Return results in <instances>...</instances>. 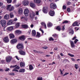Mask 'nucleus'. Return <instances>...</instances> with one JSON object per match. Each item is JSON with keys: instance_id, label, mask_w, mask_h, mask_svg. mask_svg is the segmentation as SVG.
<instances>
[{"instance_id": "1", "label": "nucleus", "mask_w": 80, "mask_h": 80, "mask_svg": "<svg viewBox=\"0 0 80 80\" xmlns=\"http://www.w3.org/2000/svg\"><path fill=\"white\" fill-rule=\"evenodd\" d=\"M0 23L2 26L3 27H4L6 25L7 21L4 19H2L0 21Z\"/></svg>"}, {"instance_id": "2", "label": "nucleus", "mask_w": 80, "mask_h": 80, "mask_svg": "<svg viewBox=\"0 0 80 80\" xmlns=\"http://www.w3.org/2000/svg\"><path fill=\"white\" fill-rule=\"evenodd\" d=\"M6 61L8 63H9L11 60H12V57L8 56L6 58Z\"/></svg>"}, {"instance_id": "3", "label": "nucleus", "mask_w": 80, "mask_h": 80, "mask_svg": "<svg viewBox=\"0 0 80 80\" xmlns=\"http://www.w3.org/2000/svg\"><path fill=\"white\" fill-rule=\"evenodd\" d=\"M16 48H17L19 50H22L23 48V45L22 44L19 43L18 44L17 46H16Z\"/></svg>"}, {"instance_id": "4", "label": "nucleus", "mask_w": 80, "mask_h": 80, "mask_svg": "<svg viewBox=\"0 0 80 80\" xmlns=\"http://www.w3.org/2000/svg\"><path fill=\"white\" fill-rule=\"evenodd\" d=\"M28 13H29V10L27 9H25L24 12V13L25 16H28Z\"/></svg>"}, {"instance_id": "5", "label": "nucleus", "mask_w": 80, "mask_h": 80, "mask_svg": "<svg viewBox=\"0 0 80 80\" xmlns=\"http://www.w3.org/2000/svg\"><path fill=\"white\" fill-rule=\"evenodd\" d=\"M49 15L52 17L54 16L55 15V11H54V10H50L49 13Z\"/></svg>"}, {"instance_id": "6", "label": "nucleus", "mask_w": 80, "mask_h": 80, "mask_svg": "<svg viewBox=\"0 0 80 80\" xmlns=\"http://www.w3.org/2000/svg\"><path fill=\"white\" fill-rule=\"evenodd\" d=\"M50 7L51 8H53V9H56L57 8V5H56L52 3L50 4Z\"/></svg>"}, {"instance_id": "7", "label": "nucleus", "mask_w": 80, "mask_h": 80, "mask_svg": "<svg viewBox=\"0 0 80 80\" xmlns=\"http://www.w3.org/2000/svg\"><path fill=\"white\" fill-rule=\"evenodd\" d=\"M3 41L5 43H8L9 42V38L8 37H5L3 39Z\"/></svg>"}, {"instance_id": "8", "label": "nucleus", "mask_w": 80, "mask_h": 80, "mask_svg": "<svg viewBox=\"0 0 80 80\" xmlns=\"http://www.w3.org/2000/svg\"><path fill=\"white\" fill-rule=\"evenodd\" d=\"M48 7H44V8L42 9V11L45 13H47L48 12Z\"/></svg>"}, {"instance_id": "9", "label": "nucleus", "mask_w": 80, "mask_h": 80, "mask_svg": "<svg viewBox=\"0 0 80 80\" xmlns=\"http://www.w3.org/2000/svg\"><path fill=\"white\" fill-rule=\"evenodd\" d=\"M10 42L12 44H14V43H15L17 42V39H12L11 40Z\"/></svg>"}, {"instance_id": "10", "label": "nucleus", "mask_w": 80, "mask_h": 80, "mask_svg": "<svg viewBox=\"0 0 80 80\" xmlns=\"http://www.w3.org/2000/svg\"><path fill=\"white\" fill-rule=\"evenodd\" d=\"M22 4L23 5H28V1L27 0H24L22 1Z\"/></svg>"}, {"instance_id": "11", "label": "nucleus", "mask_w": 80, "mask_h": 80, "mask_svg": "<svg viewBox=\"0 0 80 80\" xmlns=\"http://www.w3.org/2000/svg\"><path fill=\"white\" fill-rule=\"evenodd\" d=\"M22 13H23V10H22V9L21 8H19L18 9V13L19 14L21 15L22 14Z\"/></svg>"}, {"instance_id": "12", "label": "nucleus", "mask_w": 80, "mask_h": 80, "mask_svg": "<svg viewBox=\"0 0 80 80\" xmlns=\"http://www.w3.org/2000/svg\"><path fill=\"white\" fill-rule=\"evenodd\" d=\"M69 42H70V45L72 48H74L75 47V44H74V42H73L71 40H70Z\"/></svg>"}, {"instance_id": "13", "label": "nucleus", "mask_w": 80, "mask_h": 80, "mask_svg": "<svg viewBox=\"0 0 80 80\" xmlns=\"http://www.w3.org/2000/svg\"><path fill=\"white\" fill-rule=\"evenodd\" d=\"M19 40H22V41H24L25 39V38L24 36H22L19 38Z\"/></svg>"}, {"instance_id": "14", "label": "nucleus", "mask_w": 80, "mask_h": 80, "mask_svg": "<svg viewBox=\"0 0 80 80\" xmlns=\"http://www.w3.org/2000/svg\"><path fill=\"white\" fill-rule=\"evenodd\" d=\"M19 52L20 55H25V52L21 50L19 51Z\"/></svg>"}, {"instance_id": "15", "label": "nucleus", "mask_w": 80, "mask_h": 80, "mask_svg": "<svg viewBox=\"0 0 80 80\" xmlns=\"http://www.w3.org/2000/svg\"><path fill=\"white\" fill-rule=\"evenodd\" d=\"M15 33L16 35H19V34L22 33V32L20 30H16L15 31Z\"/></svg>"}, {"instance_id": "16", "label": "nucleus", "mask_w": 80, "mask_h": 80, "mask_svg": "<svg viewBox=\"0 0 80 80\" xmlns=\"http://www.w3.org/2000/svg\"><path fill=\"white\" fill-rule=\"evenodd\" d=\"M9 38L10 39L12 38H15V35L13 34H9Z\"/></svg>"}, {"instance_id": "17", "label": "nucleus", "mask_w": 80, "mask_h": 80, "mask_svg": "<svg viewBox=\"0 0 80 80\" xmlns=\"http://www.w3.org/2000/svg\"><path fill=\"white\" fill-rule=\"evenodd\" d=\"M52 37L56 38L57 40V39L58 38V35L56 33H54L52 35Z\"/></svg>"}, {"instance_id": "18", "label": "nucleus", "mask_w": 80, "mask_h": 80, "mask_svg": "<svg viewBox=\"0 0 80 80\" xmlns=\"http://www.w3.org/2000/svg\"><path fill=\"white\" fill-rule=\"evenodd\" d=\"M13 29V26H11L10 27H8L7 28V30L8 31H11V30H12Z\"/></svg>"}, {"instance_id": "19", "label": "nucleus", "mask_w": 80, "mask_h": 80, "mask_svg": "<svg viewBox=\"0 0 80 80\" xmlns=\"http://www.w3.org/2000/svg\"><path fill=\"white\" fill-rule=\"evenodd\" d=\"M29 5L32 8H35V5L34 3L31 2L30 3Z\"/></svg>"}, {"instance_id": "20", "label": "nucleus", "mask_w": 80, "mask_h": 80, "mask_svg": "<svg viewBox=\"0 0 80 80\" xmlns=\"http://www.w3.org/2000/svg\"><path fill=\"white\" fill-rule=\"evenodd\" d=\"M32 36L35 37L36 35V31L35 30H32Z\"/></svg>"}, {"instance_id": "21", "label": "nucleus", "mask_w": 80, "mask_h": 80, "mask_svg": "<svg viewBox=\"0 0 80 80\" xmlns=\"http://www.w3.org/2000/svg\"><path fill=\"white\" fill-rule=\"evenodd\" d=\"M13 24V21L11 20L9 21L7 23V24L8 25H12Z\"/></svg>"}, {"instance_id": "22", "label": "nucleus", "mask_w": 80, "mask_h": 80, "mask_svg": "<svg viewBox=\"0 0 80 80\" xmlns=\"http://www.w3.org/2000/svg\"><path fill=\"white\" fill-rule=\"evenodd\" d=\"M78 22H75L73 24H72V26H79V24H78Z\"/></svg>"}, {"instance_id": "23", "label": "nucleus", "mask_w": 80, "mask_h": 80, "mask_svg": "<svg viewBox=\"0 0 80 80\" xmlns=\"http://www.w3.org/2000/svg\"><path fill=\"white\" fill-rule=\"evenodd\" d=\"M41 37V34L39 32H37V34L36 36L37 38H40Z\"/></svg>"}, {"instance_id": "24", "label": "nucleus", "mask_w": 80, "mask_h": 80, "mask_svg": "<svg viewBox=\"0 0 80 80\" xmlns=\"http://www.w3.org/2000/svg\"><path fill=\"white\" fill-rule=\"evenodd\" d=\"M34 2L36 3H41V1L40 0H34Z\"/></svg>"}, {"instance_id": "25", "label": "nucleus", "mask_w": 80, "mask_h": 80, "mask_svg": "<svg viewBox=\"0 0 80 80\" xmlns=\"http://www.w3.org/2000/svg\"><path fill=\"white\" fill-rule=\"evenodd\" d=\"M20 73H24L25 72V70L24 69H21L19 70Z\"/></svg>"}, {"instance_id": "26", "label": "nucleus", "mask_w": 80, "mask_h": 80, "mask_svg": "<svg viewBox=\"0 0 80 80\" xmlns=\"http://www.w3.org/2000/svg\"><path fill=\"white\" fill-rule=\"evenodd\" d=\"M47 25L48 27H52L53 24L51 22H49L47 24Z\"/></svg>"}, {"instance_id": "27", "label": "nucleus", "mask_w": 80, "mask_h": 80, "mask_svg": "<svg viewBox=\"0 0 80 80\" xmlns=\"http://www.w3.org/2000/svg\"><path fill=\"white\" fill-rule=\"evenodd\" d=\"M25 65V63L23 62H20V66L21 67H24Z\"/></svg>"}, {"instance_id": "28", "label": "nucleus", "mask_w": 80, "mask_h": 80, "mask_svg": "<svg viewBox=\"0 0 80 80\" xmlns=\"http://www.w3.org/2000/svg\"><path fill=\"white\" fill-rule=\"evenodd\" d=\"M4 19L8 20V18H9V15L8 14L6 15L4 17Z\"/></svg>"}, {"instance_id": "29", "label": "nucleus", "mask_w": 80, "mask_h": 80, "mask_svg": "<svg viewBox=\"0 0 80 80\" xmlns=\"http://www.w3.org/2000/svg\"><path fill=\"white\" fill-rule=\"evenodd\" d=\"M11 6V5H9L7 6L6 9H7V10H8L9 11V9H10Z\"/></svg>"}, {"instance_id": "30", "label": "nucleus", "mask_w": 80, "mask_h": 80, "mask_svg": "<svg viewBox=\"0 0 80 80\" xmlns=\"http://www.w3.org/2000/svg\"><path fill=\"white\" fill-rule=\"evenodd\" d=\"M14 9V7L13 6H11L10 9H9V11L10 12H11V11H12V10H13Z\"/></svg>"}, {"instance_id": "31", "label": "nucleus", "mask_w": 80, "mask_h": 80, "mask_svg": "<svg viewBox=\"0 0 80 80\" xmlns=\"http://www.w3.org/2000/svg\"><path fill=\"white\" fill-rule=\"evenodd\" d=\"M42 25L44 26L45 27V28H47V26H46V24L44 22H42L41 23Z\"/></svg>"}, {"instance_id": "32", "label": "nucleus", "mask_w": 80, "mask_h": 80, "mask_svg": "<svg viewBox=\"0 0 80 80\" xmlns=\"http://www.w3.org/2000/svg\"><path fill=\"white\" fill-rule=\"evenodd\" d=\"M9 16L10 18H13V17H14V15H13V14L12 12H11L9 14Z\"/></svg>"}, {"instance_id": "33", "label": "nucleus", "mask_w": 80, "mask_h": 80, "mask_svg": "<svg viewBox=\"0 0 80 80\" xmlns=\"http://www.w3.org/2000/svg\"><path fill=\"white\" fill-rule=\"evenodd\" d=\"M22 27L24 28H28V26L27 25H22Z\"/></svg>"}, {"instance_id": "34", "label": "nucleus", "mask_w": 80, "mask_h": 80, "mask_svg": "<svg viewBox=\"0 0 80 80\" xmlns=\"http://www.w3.org/2000/svg\"><path fill=\"white\" fill-rule=\"evenodd\" d=\"M29 70H32L33 69V66H32V65H29Z\"/></svg>"}, {"instance_id": "35", "label": "nucleus", "mask_w": 80, "mask_h": 80, "mask_svg": "<svg viewBox=\"0 0 80 80\" xmlns=\"http://www.w3.org/2000/svg\"><path fill=\"white\" fill-rule=\"evenodd\" d=\"M69 33H71L72 35H73V30L72 29H70L69 31Z\"/></svg>"}, {"instance_id": "36", "label": "nucleus", "mask_w": 80, "mask_h": 80, "mask_svg": "<svg viewBox=\"0 0 80 80\" xmlns=\"http://www.w3.org/2000/svg\"><path fill=\"white\" fill-rule=\"evenodd\" d=\"M56 29L58 31H60V30H61V28H60V27L59 26L57 27L56 28Z\"/></svg>"}, {"instance_id": "37", "label": "nucleus", "mask_w": 80, "mask_h": 80, "mask_svg": "<svg viewBox=\"0 0 80 80\" xmlns=\"http://www.w3.org/2000/svg\"><path fill=\"white\" fill-rule=\"evenodd\" d=\"M20 27V23L19 22H18L16 24V28H18Z\"/></svg>"}, {"instance_id": "38", "label": "nucleus", "mask_w": 80, "mask_h": 80, "mask_svg": "<svg viewBox=\"0 0 80 80\" xmlns=\"http://www.w3.org/2000/svg\"><path fill=\"white\" fill-rule=\"evenodd\" d=\"M49 41H53V40H54V39L52 37H49Z\"/></svg>"}, {"instance_id": "39", "label": "nucleus", "mask_w": 80, "mask_h": 80, "mask_svg": "<svg viewBox=\"0 0 80 80\" xmlns=\"http://www.w3.org/2000/svg\"><path fill=\"white\" fill-rule=\"evenodd\" d=\"M39 30L40 31H41V32H42V34L41 36H42V35H43V33H44V32L43 31L42 29L41 28Z\"/></svg>"}, {"instance_id": "40", "label": "nucleus", "mask_w": 80, "mask_h": 80, "mask_svg": "<svg viewBox=\"0 0 80 80\" xmlns=\"http://www.w3.org/2000/svg\"><path fill=\"white\" fill-rule=\"evenodd\" d=\"M8 3H12V0H5Z\"/></svg>"}, {"instance_id": "41", "label": "nucleus", "mask_w": 80, "mask_h": 80, "mask_svg": "<svg viewBox=\"0 0 80 80\" xmlns=\"http://www.w3.org/2000/svg\"><path fill=\"white\" fill-rule=\"evenodd\" d=\"M37 80H43V79L42 77H39L38 78Z\"/></svg>"}, {"instance_id": "42", "label": "nucleus", "mask_w": 80, "mask_h": 80, "mask_svg": "<svg viewBox=\"0 0 80 80\" xmlns=\"http://www.w3.org/2000/svg\"><path fill=\"white\" fill-rule=\"evenodd\" d=\"M75 67L76 69H78V64H75Z\"/></svg>"}, {"instance_id": "43", "label": "nucleus", "mask_w": 80, "mask_h": 80, "mask_svg": "<svg viewBox=\"0 0 80 80\" xmlns=\"http://www.w3.org/2000/svg\"><path fill=\"white\" fill-rule=\"evenodd\" d=\"M77 42H78V40L77 39H76L74 41V43H75V44H76Z\"/></svg>"}, {"instance_id": "44", "label": "nucleus", "mask_w": 80, "mask_h": 80, "mask_svg": "<svg viewBox=\"0 0 80 80\" xmlns=\"http://www.w3.org/2000/svg\"><path fill=\"white\" fill-rule=\"evenodd\" d=\"M17 66V65H13V66H10V68H15V67H16Z\"/></svg>"}, {"instance_id": "45", "label": "nucleus", "mask_w": 80, "mask_h": 80, "mask_svg": "<svg viewBox=\"0 0 80 80\" xmlns=\"http://www.w3.org/2000/svg\"><path fill=\"white\" fill-rule=\"evenodd\" d=\"M29 17L31 18H33V15H32V13H30L29 15Z\"/></svg>"}, {"instance_id": "46", "label": "nucleus", "mask_w": 80, "mask_h": 80, "mask_svg": "<svg viewBox=\"0 0 80 80\" xmlns=\"http://www.w3.org/2000/svg\"><path fill=\"white\" fill-rule=\"evenodd\" d=\"M68 55H69V56H70V57H74V55H72L70 53H68Z\"/></svg>"}, {"instance_id": "47", "label": "nucleus", "mask_w": 80, "mask_h": 80, "mask_svg": "<svg viewBox=\"0 0 80 80\" xmlns=\"http://www.w3.org/2000/svg\"><path fill=\"white\" fill-rule=\"evenodd\" d=\"M68 23V21L67 20H65L62 22V24H63V23Z\"/></svg>"}, {"instance_id": "48", "label": "nucleus", "mask_w": 80, "mask_h": 80, "mask_svg": "<svg viewBox=\"0 0 80 80\" xmlns=\"http://www.w3.org/2000/svg\"><path fill=\"white\" fill-rule=\"evenodd\" d=\"M33 51L34 52H35V53H40V52L36 50H34Z\"/></svg>"}, {"instance_id": "49", "label": "nucleus", "mask_w": 80, "mask_h": 80, "mask_svg": "<svg viewBox=\"0 0 80 80\" xmlns=\"http://www.w3.org/2000/svg\"><path fill=\"white\" fill-rule=\"evenodd\" d=\"M15 58H16L18 60H20V58H19L18 57V56H16L15 57Z\"/></svg>"}, {"instance_id": "50", "label": "nucleus", "mask_w": 80, "mask_h": 80, "mask_svg": "<svg viewBox=\"0 0 80 80\" xmlns=\"http://www.w3.org/2000/svg\"><path fill=\"white\" fill-rule=\"evenodd\" d=\"M39 13V11L35 12V13L36 15H39V14H38Z\"/></svg>"}, {"instance_id": "51", "label": "nucleus", "mask_w": 80, "mask_h": 80, "mask_svg": "<svg viewBox=\"0 0 80 80\" xmlns=\"http://www.w3.org/2000/svg\"><path fill=\"white\" fill-rule=\"evenodd\" d=\"M32 16H33V17H34V16H35V15H36V14H35V12H32Z\"/></svg>"}, {"instance_id": "52", "label": "nucleus", "mask_w": 80, "mask_h": 80, "mask_svg": "<svg viewBox=\"0 0 80 80\" xmlns=\"http://www.w3.org/2000/svg\"><path fill=\"white\" fill-rule=\"evenodd\" d=\"M62 8L63 9H64V10H65V9L67 8V7L65 5H64L62 7Z\"/></svg>"}, {"instance_id": "53", "label": "nucleus", "mask_w": 80, "mask_h": 80, "mask_svg": "<svg viewBox=\"0 0 80 80\" xmlns=\"http://www.w3.org/2000/svg\"><path fill=\"white\" fill-rule=\"evenodd\" d=\"M14 69H20V67L17 66L14 68Z\"/></svg>"}, {"instance_id": "54", "label": "nucleus", "mask_w": 80, "mask_h": 80, "mask_svg": "<svg viewBox=\"0 0 80 80\" xmlns=\"http://www.w3.org/2000/svg\"><path fill=\"white\" fill-rule=\"evenodd\" d=\"M62 30H63H63H65V25L62 26Z\"/></svg>"}, {"instance_id": "55", "label": "nucleus", "mask_w": 80, "mask_h": 80, "mask_svg": "<svg viewBox=\"0 0 80 80\" xmlns=\"http://www.w3.org/2000/svg\"><path fill=\"white\" fill-rule=\"evenodd\" d=\"M9 75H10L13 76L14 75H15V73H9Z\"/></svg>"}, {"instance_id": "56", "label": "nucleus", "mask_w": 80, "mask_h": 80, "mask_svg": "<svg viewBox=\"0 0 80 80\" xmlns=\"http://www.w3.org/2000/svg\"><path fill=\"white\" fill-rule=\"evenodd\" d=\"M24 20H25L26 21H27L28 20V18H27V17H24Z\"/></svg>"}, {"instance_id": "57", "label": "nucleus", "mask_w": 80, "mask_h": 80, "mask_svg": "<svg viewBox=\"0 0 80 80\" xmlns=\"http://www.w3.org/2000/svg\"><path fill=\"white\" fill-rule=\"evenodd\" d=\"M10 70V69L9 68H7L5 69V71L7 72L8 71V70Z\"/></svg>"}, {"instance_id": "58", "label": "nucleus", "mask_w": 80, "mask_h": 80, "mask_svg": "<svg viewBox=\"0 0 80 80\" xmlns=\"http://www.w3.org/2000/svg\"><path fill=\"white\" fill-rule=\"evenodd\" d=\"M68 72H65V74H63V76H66V75H68V74H69Z\"/></svg>"}, {"instance_id": "59", "label": "nucleus", "mask_w": 80, "mask_h": 80, "mask_svg": "<svg viewBox=\"0 0 80 80\" xmlns=\"http://www.w3.org/2000/svg\"><path fill=\"white\" fill-rule=\"evenodd\" d=\"M68 5H70L71 4V2H68L67 3Z\"/></svg>"}, {"instance_id": "60", "label": "nucleus", "mask_w": 80, "mask_h": 80, "mask_svg": "<svg viewBox=\"0 0 80 80\" xmlns=\"http://www.w3.org/2000/svg\"><path fill=\"white\" fill-rule=\"evenodd\" d=\"M3 45V44L2 43V42L0 41V46L2 47Z\"/></svg>"}, {"instance_id": "61", "label": "nucleus", "mask_w": 80, "mask_h": 80, "mask_svg": "<svg viewBox=\"0 0 80 80\" xmlns=\"http://www.w3.org/2000/svg\"><path fill=\"white\" fill-rule=\"evenodd\" d=\"M42 48L44 49H47V48H48V47H47V46H44Z\"/></svg>"}, {"instance_id": "62", "label": "nucleus", "mask_w": 80, "mask_h": 80, "mask_svg": "<svg viewBox=\"0 0 80 80\" xmlns=\"http://www.w3.org/2000/svg\"><path fill=\"white\" fill-rule=\"evenodd\" d=\"M67 11L68 12H70V8H67Z\"/></svg>"}, {"instance_id": "63", "label": "nucleus", "mask_w": 80, "mask_h": 80, "mask_svg": "<svg viewBox=\"0 0 80 80\" xmlns=\"http://www.w3.org/2000/svg\"><path fill=\"white\" fill-rule=\"evenodd\" d=\"M12 71L14 72L15 71V72H18V71L17 70V69H13Z\"/></svg>"}, {"instance_id": "64", "label": "nucleus", "mask_w": 80, "mask_h": 80, "mask_svg": "<svg viewBox=\"0 0 80 80\" xmlns=\"http://www.w3.org/2000/svg\"><path fill=\"white\" fill-rule=\"evenodd\" d=\"M17 2V0H13V3H15Z\"/></svg>"}]
</instances>
